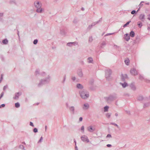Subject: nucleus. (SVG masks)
Wrapping results in <instances>:
<instances>
[{"mask_svg": "<svg viewBox=\"0 0 150 150\" xmlns=\"http://www.w3.org/2000/svg\"><path fill=\"white\" fill-rule=\"evenodd\" d=\"M139 79L142 80L144 79V78L141 75L139 74Z\"/></svg>", "mask_w": 150, "mask_h": 150, "instance_id": "36", "label": "nucleus"}, {"mask_svg": "<svg viewBox=\"0 0 150 150\" xmlns=\"http://www.w3.org/2000/svg\"><path fill=\"white\" fill-rule=\"evenodd\" d=\"M124 83H121L123 88H125L128 86V84L125 81H124Z\"/></svg>", "mask_w": 150, "mask_h": 150, "instance_id": "26", "label": "nucleus"}, {"mask_svg": "<svg viewBox=\"0 0 150 150\" xmlns=\"http://www.w3.org/2000/svg\"><path fill=\"white\" fill-rule=\"evenodd\" d=\"M33 131L35 133H37L38 132V129L37 128H34Z\"/></svg>", "mask_w": 150, "mask_h": 150, "instance_id": "41", "label": "nucleus"}, {"mask_svg": "<svg viewBox=\"0 0 150 150\" xmlns=\"http://www.w3.org/2000/svg\"><path fill=\"white\" fill-rule=\"evenodd\" d=\"M82 120H83V118L82 117H81L79 118V121H80V122L81 121H82Z\"/></svg>", "mask_w": 150, "mask_h": 150, "instance_id": "60", "label": "nucleus"}, {"mask_svg": "<svg viewBox=\"0 0 150 150\" xmlns=\"http://www.w3.org/2000/svg\"><path fill=\"white\" fill-rule=\"evenodd\" d=\"M137 25L139 28H141L142 26V23L140 21L138 22Z\"/></svg>", "mask_w": 150, "mask_h": 150, "instance_id": "22", "label": "nucleus"}, {"mask_svg": "<svg viewBox=\"0 0 150 150\" xmlns=\"http://www.w3.org/2000/svg\"><path fill=\"white\" fill-rule=\"evenodd\" d=\"M106 146L108 147H110L112 146L110 144H108L106 145Z\"/></svg>", "mask_w": 150, "mask_h": 150, "instance_id": "58", "label": "nucleus"}, {"mask_svg": "<svg viewBox=\"0 0 150 150\" xmlns=\"http://www.w3.org/2000/svg\"><path fill=\"white\" fill-rule=\"evenodd\" d=\"M93 27V26H92L91 25H89L87 28V29L88 30H90Z\"/></svg>", "mask_w": 150, "mask_h": 150, "instance_id": "42", "label": "nucleus"}, {"mask_svg": "<svg viewBox=\"0 0 150 150\" xmlns=\"http://www.w3.org/2000/svg\"><path fill=\"white\" fill-rule=\"evenodd\" d=\"M149 26H148L147 29L149 30H150V24H149Z\"/></svg>", "mask_w": 150, "mask_h": 150, "instance_id": "61", "label": "nucleus"}, {"mask_svg": "<svg viewBox=\"0 0 150 150\" xmlns=\"http://www.w3.org/2000/svg\"><path fill=\"white\" fill-rule=\"evenodd\" d=\"M3 13H0V21H1L2 20V16H3Z\"/></svg>", "mask_w": 150, "mask_h": 150, "instance_id": "35", "label": "nucleus"}, {"mask_svg": "<svg viewBox=\"0 0 150 150\" xmlns=\"http://www.w3.org/2000/svg\"><path fill=\"white\" fill-rule=\"evenodd\" d=\"M88 63H92L93 61V58L91 57H89L88 58Z\"/></svg>", "mask_w": 150, "mask_h": 150, "instance_id": "21", "label": "nucleus"}, {"mask_svg": "<svg viewBox=\"0 0 150 150\" xmlns=\"http://www.w3.org/2000/svg\"><path fill=\"white\" fill-rule=\"evenodd\" d=\"M129 86L131 89L133 91H135L136 90V87L134 83H131Z\"/></svg>", "mask_w": 150, "mask_h": 150, "instance_id": "19", "label": "nucleus"}, {"mask_svg": "<svg viewBox=\"0 0 150 150\" xmlns=\"http://www.w3.org/2000/svg\"><path fill=\"white\" fill-rule=\"evenodd\" d=\"M148 16L149 17L147 18V19L150 21V14H149L148 15Z\"/></svg>", "mask_w": 150, "mask_h": 150, "instance_id": "62", "label": "nucleus"}, {"mask_svg": "<svg viewBox=\"0 0 150 150\" xmlns=\"http://www.w3.org/2000/svg\"><path fill=\"white\" fill-rule=\"evenodd\" d=\"M96 24V22H94L93 23H92V24H91V25H92V26H94Z\"/></svg>", "mask_w": 150, "mask_h": 150, "instance_id": "56", "label": "nucleus"}, {"mask_svg": "<svg viewBox=\"0 0 150 150\" xmlns=\"http://www.w3.org/2000/svg\"><path fill=\"white\" fill-rule=\"evenodd\" d=\"M8 42V40L6 39H4L2 40V42L4 44H7Z\"/></svg>", "mask_w": 150, "mask_h": 150, "instance_id": "27", "label": "nucleus"}, {"mask_svg": "<svg viewBox=\"0 0 150 150\" xmlns=\"http://www.w3.org/2000/svg\"><path fill=\"white\" fill-rule=\"evenodd\" d=\"M105 77L106 79L108 81H110L112 79L111 75L112 73V71L111 69H108L105 70Z\"/></svg>", "mask_w": 150, "mask_h": 150, "instance_id": "5", "label": "nucleus"}, {"mask_svg": "<svg viewBox=\"0 0 150 150\" xmlns=\"http://www.w3.org/2000/svg\"><path fill=\"white\" fill-rule=\"evenodd\" d=\"M102 18H101L98 21L95 22L96 24L100 22H101L102 21Z\"/></svg>", "mask_w": 150, "mask_h": 150, "instance_id": "44", "label": "nucleus"}, {"mask_svg": "<svg viewBox=\"0 0 150 150\" xmlns=\"http://www.w3.org/2000/svg\"><path fill=\"white\" fill-rule=\"evenodd\" d=\"M38 40L35 39L34 40V41L33 42V43L34 44L36 45L38 43Z\"/></svg>", "mask_w": 150, "mask_h": 150, "instance_id": "38", "label": "nucleus"}, {"mask_svg": "<svg viewBox=\"0 0 150 150\" xmlns=\"http://www.w3.org/2000/svg\"><path fill=\"white\" fill-rule=\"evenodd\" d=\"M34 6L37 8L36 11L38 13H42L43 11V9L41 8L42 4L39 1H36L34 3Z\"/></svg>", "mask_w": 150, "mask_h": 150, "instance_id": "1", "label": "nucleus"}, {"mask_svg": "<svg viewBox=\"0 0 150 150\" xmlns=\"http://www.w3.org/2000/svg\"><path fill=\"white\" fill-rule=\"evenodd\" d=\"M109 108V107L108 106H106L104 107V111L105 112H108V109Z\"/></svg>", "mask_w": 150, "mask_h": 150, "instance_id": "25", "label": "nucleus"}, {"mask_svg": "<svg viewBox=\"0 0 150 150\" xmlns=\"http://www.w3.org/2000/svg\"><path fill=\"white\" fill-rule=\"evenodd\" d=\"M143 99L144 97L142 96H139L137 98V100L139 101H142L143 100Z\"/></svg>", "mask_w": 150, "mask_h": 150, "instance_id": "24", "label": "nucleus"}, {"mask_svg": "<svg viewBox=\"0 0 150 150\" xmlns=\"http://www.w3.org/2000/svg\"><path fill=\"white\" fill-rule=\"evenodd\" d=\"M4 94V92H2L1 94V96H0V99H1V98L3 96Z\"/></svg>", "mask_w": 150, "mask_h": 150, "instance_id": "50", "label": "nucleus"}, {"mask_svg": "<svg viewBox=\"0 0 150 150\" xmlns=\"http://www.w3.org/2000/svg\"><path fill=\"white\" fill-rule=\"evenodd\" d=\"M81 140L83 142H89V141L87 136L85 135H83L81 137Z\"/></svg>", "mask_w": 150, "mask_h": 150, "instance_id": "7", "label": "nucleus"}, {"mask_svg": "<svg viewBox=\"0 0 150 150\" xmlns=\"http://www.w3.org/2000/svg\"><path fill=\"white\" fill-rule=\"evenodd\" d=\"M76 88L79 89H82L83 88V86L80 83H77L76 84Z\"/></svg>", "mask_w": 150, "mask_h": 150, "instance_id": "16", "label": "nucleus"}, {"mask_svg": "<svg viewBox=\"0 0 150 150\" xmlns=\"http://www.w3.org/2000/svg\"><path fill=\"white\" fill-rule=\"evenodd\" d=\"M7 85H6V86H5L4 87V88H3V90L4 91H5L6 89L7 88Z\"/></svg>", "mask_w": 150, "mask_h": 150, "instance_id": "53", "label": "nucleus"}, {"mask_svg": "<svg viewBox=\"0 0 150 150\" xmlns=\"http://www.w3.org/2000/svg\"><path fill=\"white\" fill-rule=\"evenodd\" d=\"M71 79L73 81H74L75 80L76 78L75 76L72 77L71 78Z\"/></svg>", "mask_w": 150, "mask_h": 150, "instance_id": "54", "label": "nucleus"}, {"mask_svg": "<svg viewBox=\"0 0 150 150\" xmlns=\"http://www.w3.org/2000/svg\"><path fill=\"white\" fill-rule=\"evenodd\" d=\"M17 30V34L18 35V37L19 38H20V36H19V31L18 30Z\"/></svg>", "mask_w": 150, "mask_h": 150, "instance_id": "59", "label": "nucleus"}, {"mask_svg": "<svg viewBox=\"0 0 150 150\" xmlns=\"http://www.w3.org/2000/svg\"><path fill=\"white\" fill-rule=\"evenodd\" d=\"M21 95V93H16L15 94V96L13 97V99L15 100H18L19 98V96Z\"/></svg>", "mask_w": 150, "mask_h": 150, "instance_id": "10", "label": "nucleus"}, {"mask_svg": "<svg viewBox=\"0 0 150 150\" xmlns=\"http://www.w3.org/2000/svg\"><path fill=\"white\" fill-rule=\"evenodd\" d=\"M66 75H65L64 76V79H63V80L62 82V83H64L65 82V80H66Z\"/></svg>", "mask_w": 150, "mask_h": 150, "instance_id": "46", "label": "nucleus"}, {"mask_svg": "<svg viewBox=\"0 0 150 150\" xmlns=\"http://www.w3.org/2000/svg\"><path fill=\"white\" fill-rule=\"evenodd\" d=\"M78 20L77 18H74L73 22L75 24H76L78 23Z\"/></svg>", "mask_w": 150, "mask_h": 150, "instance_id": "31", "label": "nucleus"}, {"mask_svg": "<svg viewBox=\"0 0 150 150\" xmlns=\"http://www.w3.org/2000/svg\"><path fill=\"white\" fill-rule=\"evenodd\" d=\"M88 131L90 132H93L95 130V129L94 127H93L91 126H89L87 128Z\"/></svg>", "mask_w": 150, "mask_h": 150, "instance_id": "11", "label": "nucleus"}, {"mask_svg": "<svg viewBox=\"0 0 150 150\" xmlns=\"http://www.w3.org/2000/svg\"><path fill=\"white\" fill-rule=\"evenodd\" d=\"M50 76L49 75H48L47 78L44 79H41L40 83L38 84V86L40 87L44 85L49 83L50 81Z\"/></svg>", "mask_w": 150, "mask_h": 150, "instance_id": "2", "label": "nucleus"}, {"mask_svg": "<svg viewBox=\"0 0 150 150\" xmlns=\"http://www.w3.org/2000/svg\"><path fill=\"white\" fill-rule=\"evenodd\" d=\"M148 103H145L144 105V108H145L148 106Z\"/></svg>", "mask_w": 150, "mask_h": 150, "instance_id": "45", "label": "nucleus"}, {"mask_svg": "<svg viewBox=\"0 0 150 150\" xmlns=\"http://www.w3.org/2000/svg\"><path fill=\"white\" fill-rule=\"evenodd\" d=\"M145 15L141 14H140L139 16V19L142 21L144 22L145 19Z\"/></svg>", "mask_w": 150, "mask_h": 150, "instance_id": "14", "label": "nucleus"}, {"mask_svg": "<svg viewBox=\"0 0 150 150\" xmlns=\"http://www.w3.org/2000/svg\"><path fill=\"white\" fill-rule=\"evenodd\" d=\"M130 73L132 75L134 76H136L138 74L137 70L134 68L131 69L130 70Z\"/></svg>", "mask_w": 150, "mask_h": 150, "instance_id": "8", "label": "nucleus"}, {"mask_svg": "<svg viewBox=\"0 0 150 150\" xmlns=\"http://www.w3.org/2000/svg\"><path fill=\"white\" fill-rule=\"evenodd\" d=\"M144 1H142L140 2V4L139 5V8H138V10L137 11V12H138V11L140 9V8H141V7H142V6H143V4H142V3H144Z\"/></svg>", "mask_w": 150, "mask_h": 150, "instance_id": "23", "label": "nucleus"}, {"mask_svg": "<svg viewBox=\"0 0 150 150\" xmlns=\"http://www.w3.org/2000/svg\"><path fill=\"white\" fill-rule=\"evenodd\" d=\"M81 130L82 131V132H84V127L83 126H82L81 128Z\"/></svg>", "mask_w": 150, "mask_h": 150, "instance_id": "48", "label": "nucleus"}, {"mask_svg": "<svg viewBox=\"0 0 150 150\" xmlns=\"http://www.w3.org/2000/svg\"><path fill=\"white\" fill-rule=\"evenodd\" d=\"M38 74L41 75L42 76H44V75L45 74V73L44 72H42L40 73L39 70L37 69L35 71V75H37Z\"/></svg>", "mask_w": 150, "mask_h": 150, "instance_id": "12", "label": "nucleus"}, {"mask_svg": "<svg viewBox=\"0 0 150 150\" xmlns=\"http://www.w3.org/2000/svg\"><path fill=\"white\" fill-rule=\"evenodd\" d=\"M19 147L20 148L23 149L24 150H25L24 149V146L22 145H20L19 146Z\"/></svg>", "mask_w": 150, "mask_h": 150, "instance_id": "39", "label": "nucleus"}, {"mask_svg": "<svg viewBox=\"0 0 150 150\" xmlns=\"http://www.w3.org/2000/svg\"><path fill=\"white\" fill-rule=\"evenodd\" d=\"M74 44V42H69L67 43V45L68 46L71 47L72 45L73 44Z\"/></svg>", "mask_w": 150, "mask_h": 150, "instance_id": "29", "label": "nucleus"}, {"mask_svg": "<svg viewBox=\"0 0 150 150\" xmlns=\"http://www.w3.org/2000/svg\"><path fill=\"white\" fill-rule=\"evenodd\" d=\"M131 37H133L135 36V33L133 30L131 31L129 33V35Z\"/></svg>", "mask_w": 150, "mask_h": 150, "instance_id": "20", "label": "nucleus"}, {"mask_svg": "<svg viewBox=\"0 0 150 150\" xmlns=\"http://www.w3.org/2000/svg\"><path fill=\"white\" fill-rule=\"evenodd\" d=\"M128 76L127 74H122L121 75V81H125V80L128 78Z\"/></svg>", "mask_w": 150, "mask_h": 150, "instance_id": "9", "label": "nucleus"}, {"mask_svg": "<svg viewBox=\"0 0 150 150\" xmlns=\"http://www.w3.org/2000/svg\"><path fill=\"white\" fill-rule=\"evenodd\" d=\"M124 38L126 41H128L130 39V36L129 34L127 33L125 34L124 35Z\"/></svg>", "mask_w": 150, "mask_h": 150, "instance_id": "13", "label": "nucleus"}, {"mask_svg": "<svg viewBox=\"0 0 150 150\" xmlns=\"http://www.w3.org/2000/svg\"><path fill=\"white\" fill-rule=\"evenodd\" d=\"M125 62L126 64L127 65H128L129 64V59H125Z\"/></svg>", "mask_w": 150, "mask_h": 150, "instance_id": "28", "label": "nucleus"}, {"mask_svg": "<svg viewBox=\"0 0 150 150\" xmlns=\"http://www.w3.org/2000/svg\"><path fill=\"white\" fill-rule=\"evenodd\" d=\"M113 33H108V34H106L105 36H107L109 35H110L113 34Z\"/></svg>", "mask_w": 150, "mask_h": 150, "instance_id": "55", "label": "nucleus"}, {"mask_svg": "<svg viewBox=\"0 0 150 150\" xmlns=\"http://www.w3.org/2000/svg\"><path fill=\"white\" fill-rule=\"evenodd\" d=\"M110 124L113 125H115V126L117 127L118 128H119L118 125L116 124V123L114 122H111L110 123Z\"/></svg>", "mask_w": 150, "mask_h": 150, "instance_id": "37", "label": "nucleus"}, {"mask_svg": "<svg viewBox=\"0 0 150 150\" xmlns=\"http://www.w3.org/2000/svg\"><path fill=\"white\" fill-rule=\"evenodd\" d=\"M13 3H14V2L13 1H10L9 2L10 4H12Z\"/></svg>", "mask_w": 150, "mask_h": 150, "instance_id": "63", "label": "nucleus"}, {"mask_svg": "<svg viewBox=\"0 0 150 150\" xmlns=\"http://www.w3.org/2000/svg\"><path fill=\"white\" fill-rule=\"evenodd\" d=\"M77 73L80 77H82L83 76V73L81 69H79L77 71Z\"/></svg>", "mask_w": 150, "mask_h": 150, "instance_id": "17", "label": "nucleus"}, {"mask_svg": "<svg viewBox=\"0 0 150 150\" xmlns=\"http://www.w3.org/2000/svg\"><path fill=\"white\" fill-rule=\"evenodd\" d=\"M67 32V28H62L60 30V33L64 36L66 35Z\"/></svg>", "mask_w": 150, "mask_h": 150, "instance_id": "6", "label": "nucleus"}, {"mask_svg": "<svg viewBox=\"0 0 150 150\" xmlns=\"http://www.w3.org/2000/svg\"><path fill=\"white\" fill-rule=\"evenodd\" d=\"M69 110L70 111L72 112V114H74L75 113V108L73 106L70 107H69Z\"/></svg>", "mask_w": 150, "mask_h": 150, "instance_id": "18", "label": "nucleus"}, {"mask_svg": "<svg viewBox=\"0 0 150 150\" xmlns=\"http://www.w3.org/2000/svg\"><path fill=\"white\" fill-rule=\"evenodd\" d=\"M137 12H136L135 10H133L131 12V13L132 14H136Z\"/></svg>", "mask_w": 150, "mask_h": 150, "instance_id": "43", "label": "nucleus"}, {"mask_svg": "<svg viewBox=\"0 0 150 150\" xmlns=\"http://www.w3.org/2000/svg\"><path fill=\"white\" fill-rule=\"evenodd\" d=\"M111 114V113H108L106 114V116L108 118H109L110 117Z\"/></svg>", "mask_w": 150, "mask_h": 150, "instance_id": "33", "label": "nucleus"}, {"mask_svg": "<svg viewBox=\"0 0 150 150\" xmlns=\"http://www.w3.org/2000/svg\"><path fill=\"white\" fill-rule=\"evenodd\" d=\"M30 125L33 127H34V125H33V123L32 122H30Z\"/></svg>", "mask_w": 150, "mask_h": 150, "instance_id": "52", "label": "nucleus"}, {"mask_svg": "<svg viewBox=\"0 0 150 150\" xmlns=\"http://www.w3.org/2000/svg\"><path fill=\"white\" fill-rule=\"evenodd\" d=\"M92 40H93V38H92V36L89 37V40H88L89 42H92Z\"/></svg>", "mask_w": 150, "mask_h": 150, "instance_id": "40", "label": "nucleus"}, {"mask_svg": "<svg viewBox=\"0 0 150 150\" xmlns=\"http://www.w3.org/2000/svg\"><path fill=\"white\" fill-rule=\"evenodd\" d=\"M117 98L116 94L114 93L110 95L108 97H104V99L108 103L116 99Z\"/></svg>", "mask_w": 150, "mask_h": 150, "instance_id": "3", "label": "nucleus"}, {"mask_svg": "<svg viewBox=\"0 0 150 150\" xmlns=\"http://www.w3.org/2000/svg\"><path fill=\"white\" fill-rule=\"evenodd\" d=\"M79 93L81 98L84 99H87L89 96V92L84 90L80 91Z\"/></svg>", "mask_w": 150, "mask_h": 150, "instance_id": "4", "label": "nucleus"}, {"mask_svg": "<svg viewBox=\"0 0 150 150\" xmlns=\"http://www.w3.org/2000/svg\"><path fill=\"white\" fill-rule=\"evenodd\" d=\"M89 104L88 103H87L86 104H84L83 105V108L84 110H86L89 108Z\"/></svg>", "mask_w": 150, "mask_h": 150, "instance_id": "15", "label": "nucleus"}, {"mask_svg": "<svg viewBox=\"0 0 150 150\" xmlns=\"http://www.w3.org/2000/svg\"><path fill=\"white\" fill-rule=\"evenodd\" d=\"M15 106L16 108H18L20 107V104L19 103L17 102L15 103Z\"/></svg>", "mask_w": 150, "mask_h": 150, "instance_id": "32", "label": "nucleus"}, {"mask_svg": "<svg viewBox=\"0 0 150 150\" xmlns=\"http://www.w3.org/2000/svg\"><path fill=\"white\" fill-rule=\"evenodd\" d=\"M5 104H2L0 105V108H1L2 107L4 108V107H5Z\"/></svg>", "mask_w": 150, "mask_h": 150, "instance_id": "49", "label": "nucleus"}, {"mask_svg": "<svg viewBox=\"0 0 150 150\" xmlns=\"http://www.w3.org/2000/svg\"><path fill=\"white\" fill-rule=\"evenodd\" d=\"M43 139V137H41L40 139L38 142V143H39L40 142H41L42 141V140Z\"/></svg>", "mask_w": 150, "mask_h": 150, "instance_id": "47", "label": "nucleus"}, {"mask_svg": "<svg viewBox=\"0 0 150 150\" xmlns=\"http://www.w3.org/2000/svg\"><path fill=\"white\" fill-rule=\"evenodd\" d=\"M106 45V43L105 42H103L101 44V45L100 46L101 48H103V47L105 46Z\"/></svg>", "mask_w": 150, "mask_h": 150, "instance_id": "30", "label": "nucleus"}, {"mask_svg": "<svg viewBox=\"0 0 150 150\" xmlns=\"http://www.w3.org/2000/svg\"><path fill=\"white\" fill-rule=\"evenodd\" d=\"M107 137H111V135L110 134H108L107 136Z\"/></svg>", "mask_w": 150, "mask_h": 150, "instance_id": "57", "label": "nucleus"}, {"mask_svg": "<svg viewBox=\"0 0 150 150\" xmlns=\"http://www.w3.org/2000/svg\"><path fill=\"white\" fill-rule=\"evenodd\" d=\"M126 112H127V113H128V114H130V111H126Z\"/></svg>", "mask_w": 150, "mask_h": 150, "instance_id": "64", "label": "nucleus"}, {"mask_svg": "<svg viewBox=\"0 0 150 150\" xmlns=\"http://www.w3.org/2000/svg\"><path fill=\"white\" fill-rule=\"evenodd\" d=\"M131 22V21H128L123 26V27L124 28H125Z\"/></svg>", "mask_w": 150, "mask_h": 150, "instance_id": "34", "label": "nucleus"}, {"mask_svg": "<svg viewBox=\"0 0 150 150\" xmlns=\"http://www.w3.org/2000/svg\"><path fill=\"white\" fill-rule=\"evenodd\" d=\"M3 74H1V77L0 78V83L1 82V81H2V79H3Z\"/></svg>", "mask_w": 150, "mask_h": 150, "instance_id": "51", "label": "nucleus"}]
</instances>
